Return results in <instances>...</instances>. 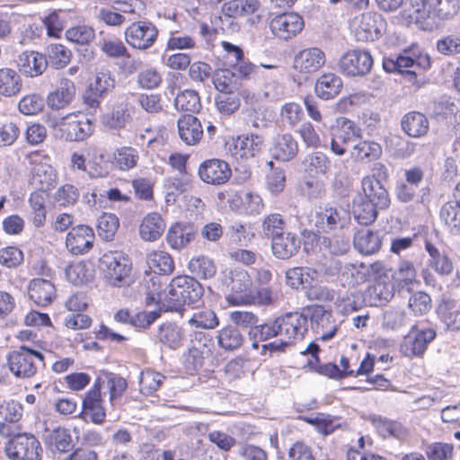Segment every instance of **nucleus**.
<instances>
[{"label":"nucleus","mask_w":460,"mask_h":460,"mask_svg":"<svg viewBox=\"0 0 460 460\" xmlns=\"http://www.w3.org/2000/svg\"><path fill=\"white\" fill-rule=\"evenodd\" d=\"M401 126L405 134L416 138L425 136L429 128L427 117L418 111H411L403 115Z\"/></svg>","instance_id":"2f4dec72"},{"label":"nucleus","mask_w":460,"mask_h":460,"mask_svg":"<svg viewBox=\"0 0 460 460\" xmlns=\"http://www.w3.org/2000/svg\"><path fill=\"white\" fill-rule=\"evenodd\" d=\"M100 269L105 282L113 288L130 286L134 279L132 263L127 254L119 251H109L100 258Z\"/></svg>","instance_id":"7ed1b4c3"},{"label":"nucleus","mask_w":460,"mask_h":460,"mask_svg":"<svg viewBox=\"0 0 460 460\" xmlns=\"http://www.w3.org/2000/svg\"><path fill=\"white\" fill-rule=\"evenodd\" d=\"M305 314L310 318L312 329L318 335V339L328 341L335 335L337 326L332 320V314L322 305L307 308Z\"/></svg>","instance_id":"4468645a"},{"label":"nucleus","mask_w":460,"mask_h":460,"mask_svg":"<svg viewBox=\"0 0 460 460\" xmlns=\"http://www.w3.org/2000/svg\"><path fill=\"white\" fill-rule=\"evenodd\" d=\"M349 212L341 208H320L315 217V226L319 231L325 232L337 227L341 228L349 222Z\"/></svg>","instance_id":"aec40b11"},{"label":"nucleus","mask_w":460,"mask_h":460,"mask_svg":"<svg viewBox=\"0 0 460 460\" xmlns=\"http://www.w3.org/2000/svg\"><path fill=\"white\" fill-rule=\"evenodd\" d=\"M139 161V152L132 146H120L112 154V164L119 171L135 168Z\"/></svg>","instance_id":"a19ab883"},{"label":"nucleus","mask_w":460,"mask_h":460,"mask_svg":"<svg viewBox=\"0 0 460 460\" xmlns=\"http://www.w3.org/2000/svg\"><path fill=\"white\" fill-rule=\"evenodd\" d=\"M301 245L300 238L294 233L287 232L273 237L271 248L273 254L281 260L294 256Z\"/></svg>","instance_id":"393cba45"},{"label":"nucleus","mask_w":460,"mask_h":460,"mask_svg":"<svg viewBox=\"0 0 460 460\" xmlns=\"http://www.w3.org/2000/svg\"><path fill=\"white\" fill-rule=\"evenodd\" d=\"M95 37L93 27L85 24L73 26L66 30V38L70 42L77 45H88Z\"/></svg>","instance_id":"e2e57ef3"},{"label":"nucleus","mask_w":460,"mask_h":460,"mask_svg":"<svg viewBox=\"0 0 460 460\" xmlns=\"http://www.w3.org/2000/svg\"><path fill=\"white\" fill-rule=\"evenodd\" d=\"M22 89L20 75L13 69H0V94L13 96Z\"/></svg>","instance_id":"09e8293b"},{"label":"nucleus","mask_w":460,"mask_h":460,"mask_svg":"<svg viewBox=\"0 0 460 460\" xmlns=\"http://www.w3.org/2000/svg\"><path fill=\"white\" fill-rule=\"evenodd\" d=\"M430 66L429 55L421 53L420 49L412 46L403 49L398 56L385 58L383 67L388 73H399L407 81L415 84L417 76Z\"/></svg>","instance_id":"f03ea898"},{"label":"nucleus","mask_w":460,"mask_h":460,"mask_svg":"<svg viewBox=\"0 0 460 460\" xmlns=\"http://www.w3.org/2000/svg\"><path fill=\"white\" fill-rule=\"evenodd\" d=\"M279 336L284 337L292 344L300 341L307 332V315L304 313H288L278 318Z\"/></svg>","instance_id":"2eb2a0df"},{"label":"nucleus","mask_w":460,"mask_h":460,"mask_svg":"<svg viewBox=\"0 0 460 460\" xmlns=\"http://www.w3.org/2000/svg\"><path fill=\"white\" fill-rule=\"evenodd\" d=\"M343 87L341 78L333 73L323 74L315 82L314 93L322 100H331L338 96Z\"/></svg>","instance_id":"c756f323"},{"label":"nucleus","mask_w":460,"mask_h":460,"mask_svg":"<svg viewBox=\"0 0 460 460\" xmlns=\"http://www.w3.org/2000/svg\"><path fill=\"white\" fill-rule=\"evenodd\" d=\"M270 171L266 175V187L272 195L281 193L286 186V174L283 169L275 168L272 161L268 162Z\"/></svg>","instance_id":"680f3d73"},{"label":"nucleus","mask_w":460,"mask_h":460,"mask_svg":"<svg viewBox=\"0 0 460 460\" xmlns=\"http://www.w3.org/2000/svg\"><path fill=\"white\" fill-rule=\"evenodd\" d=\"M46 198L44 192L34 191L31 194L29 203L33 212L32 223L36 227H41L46 221Z\"/></svg>","instance_id":"69168bd1"},{"label":"nucleus","mask_w":460,"mask_h":460,"mask_svg":"<svg viewBox=\"0 0 460 460\" xmlns=\"http://www.w3.org/2000/svg\"><path fill=\"white\" fill-rule=\"evenodd\" d=\"M20 71L27 76L41 75L47 68V58L37 51H24L18 58Z\"/></svg>","instance_id":"cd10ccee"},{"label":"nucleus","mask_w":460,"mask_h":460,"mask_svg":"<svg viewBox=\"0 0 460 460\" xmlns=\"http://www.w3.org/2000/svg\"><path fill=\"white\" fill-rule=\"evenodd\" d=\"M297 152L298 144L291 134L278 135L273 139L270 153L276 160L288 162L296 156Z\"/></svg>","instance_id":"a878e982"},{"label":"nucleus","mask_w":460,"mask_h":460,"mask_svg":"<svg viewBox=\"0 0 460 460\" xmlns=\"http://www.w3.org/2000/svg\"><path fill=\"white\" fill-rule=\"evenodd\" d=\"M264 139L257 134L239 136L230 148L233 155L250 159L257 156L262 151Z\"/></svg>","instance_id":"4be33fe9"},{"label":"nucleus","mask_w":460,"mask_h":460,"mask_svg":"<svg viewBox=\"0 0 460 460\" xmlns=\"http://www.w3.org/2000/svg\"><path fill=\"white\" fill-rule=\"evenodd\" d=\"M9 370L18 378H30L38 369L37 362L43 364L44 356L27 346H20L7 355Z\"/></svg>","instance_id":"423d86ee"},{"label":"nucleus","mask_w":460,"mask_h":460,"mask_svg":"<svg viewBox=\"0 0 460 460\" xmlns=\"http://www.w3.org/2000/svg\"><path fill=\"white\" fill-rule=\"evenodd\" d=\"M370 420L376 431L385 438H394L398 440H405L409 437V430L398 421L380 415L371 416Z\"/></svg>","instance_id":"c85d7f7f"},{"label":"nucleus","mask_w":460,"mask_h":460,"mask_svg":"<svg viewBox=\"0 0 460 460\" xmlns=\"http://www.w3.org/2000/svg\"><path fill=\"white\" fill-rule=\"evenodd\" d=\"M437 332L433 328H419L414 325L404 337L401 351L406 357H420L426 351L428 345L436 338Z\"/></svg>","instance_id":"9d476101"},{"label":"nucleus","mask_w":460,"mask_h":460,"mask_svg":"<svg viewBox=\"0 0 460 460\" xmlns=\"http://www.w3.org/2000/svg\"><path fill=\"white\" fill-rule=\"evenodd\" d=\"M177 110L196 112L200 109V100L197 92L193 90H184L179 93L174 101Z\"/></svg>","instance_id":"774afa93"},{"label":"nucleus","mask_w":460,"mask_h":460,"mask_svg":"<svg viewBox=\"0 0 460 460\" xmlns=\"http://www.w3.org/2000/svg\"><path fill=\"white\" fill-rule=\"evenodd\" d=\"M48 65L57 69L65 67L71 59V51L62 44H50L46 49Z\"/></svg>","instance_id":"8fccbe9b"},{"label":"nucleus","mask_w":460,"mask_h":460,"mask_svg":"<svg viewBox=\"0 0 460 460\" xmlns=\"http://www.w3.org/2000/svg\"><path fill=\"white\" fill-rule=\"evenodd\" d=\"M372 66L371 54L360 49L348 51L339 61V69L346 76L365 75L371 70Z\"/></svg>","instance_id":"9b49d317"},{"label":"nucleus","mask_w":460,"mask_h":460,"mask_svg":"<svg viewBox=\"0 0 460 460\" xmlns=\"http://www.w3.org/2000/svg\"><path fill=\"white\" fill-rule=\"evenodd\" d=\"M407 316L404 310L391 307L384 311L382 315V327L385 330L397 331L406 324Z\"/></svg>","instance_id":"0e129e2a"},{"label":"nucleus","mask_w":460,"mask_h":460,"mask_svg":"<svg viewBox=\"0 0 460 460\" xmlns=\"http://www.w3.org/2000/svg\"><path fill=\"white\" fill-rule=\"evenodd\" d=\"M165 376L152 369H145L140 373L139 390L144 395H150L162 385Z\"/></svg>","instance_id":"5fc2aeb1"},{"label":"nucleus","mask_w":460,"mask_h":460,"mask_svg":"<svg viewBox=\"0 0 460 460\" xmlns=\"http://www.w3.org/2000/svg\"><path fill=\"white\" fill-rule=\"evenodd\" d=\"M206 344H192L183 355L184 365L188 371H197L203 365L205 355L208 353Z\"/></svg>","instance_id":"13d9d810"},{"label":"nucleus","mask_w":460,"mask_h":460,"mask_svg":"<svg viewBox=\"0 0 460 460\" xmlns=\"http://www.w3.org/2000/svg\"><path fill=\"white\" fill-rule=\"evenodd\" d=\"M50 127L66 141H83L93 131L91 120L82 113H69L53 120Z\"/></svg>","instance_id":"39448f33"},{"label":"nucleus","mask_w":460,"mask_h":460,"mask_svg":"<svg viewBox=\"0 0 460 460\" xmlns=\"http://www.w3.org/2000/svg\"><path fill=\"white\" fill-rule=\"evenodd\" d=\"M75 94L74 83L67 78H62L57 89L48 95L47 102L52 109L59 110L69 104Z\"/></svg>","instance_id":"72a5a7b5"},{"label":"nucleus","mask_w":460,"mask_h":460,"mask_svg":"<svg viewBox=\"0 0 460 460\" xmlns=\"http://www.w3.org/2000/svg\"><path fill=\"white\" fill-rule=\"evenodd\" d=\"M197 429L199 431H207L208 440L217 447L221 451L228 452L236 444L234 437L221 430H208V425L204 423H198Z\"/></svg>","instance_id":"603ef678"},{"label":"nucleus","mask_w":460,"mask_h":460,"mask_svg":"<svg viewBox=\"0 0 460 460\" xmlns=\"http://www.w3.org/2000/svg\"><path fill=\"white\" fill-rule=\"evenodd\" d=\"M438 314L447 329L460 330V301L443 299L438 307Z\"/></svg>","instance_id":"c9c22d12"},{"label":"nucleus","mask_w":460,"mask_h":460,"mask_svg":"<svg viewBox=\"0 0 460 460\" xmlns=\"http://www.w3.org/2000/svg\"><path fill=\"white\" fill-rule=\"evenodd\" d=\"M386 22L381 14L373 12L356 16L351 28L358 40L368 41L378 39L385 31Z\"/></svg>","instance_id":"1a4fd4ad"},{"label":"nucleus","mask_w":460,"mask_h":460,"mask_svg":"<svg viewBox=\"0 0 460 460\" xmlns=\"http://www.w3.org/2000/svg\"><path fill=\"white\" fill-rule=\"evenodd\" d=\"M190 188V180L187 174L170 177L164 181L165 198L167 202L175 201L176 196Z\"/></svg>","instance_id":"bf43d9fd"},{"label":"nucleus","mask_w":460,"mask_h":460,"mask_svg":"<svg viewBox=\"0 0 460 460\" xmlns=\"http://www.w3.org/2000/svg\"><path fill=\"white\" fill-rule=\"evenodd\" d=\"M157 36L158 30L148 22H133L125 31L127 43L139 50H146L152 47Z\"/></svg>","instance_id":"f8f14e48"},{"label":"nucleus","mask_w":460,"mask_h":460,"mask_svg":"<svg viewBox=\"0 0 460 460\" xmlns=\"http://www.w3.org/2000/svg\"><path fill=\"white\" fill-rule=\"evenodd\" d=\"M382 146L377 142L360 140L352 146L349 155L351 159L358 162H371L378 159L382 155Z\"/></svg>","instance_id":"ea45409f"},{"label":"nucleus","mask_w":460,"mask_h":460,"mask_svg":"<svg viewBox=\"0 0 460 460\" xmlns=\"http://www.w3.org/2000/svg\"><path fill=\"white\" fill-rule=\"evenodd\" d=\"M270 28L273 35L287 40L301 32L304 20L297 13H285L272 18Z\"/></svg>","instance_id":"dca6fc26"},{"label":"nucleus","mask_w":460,"mask_h":460,"mask_svg":"<svg viewBox=\"0 0 460 460\" xmlns=\"http://www.w3.org/2000/svg\"><path fill=\"white\" fill-rule=\"evenodd\" d=\"M101 380L97 378L93 388L88 391L84 401V413L90 417L95 424H102L106 417V412L102 404L101 398Z\"/></svg>","instance_id":"5701e85b"},{"label":"nucleus","mask_w":460,"mask_h":460,"mask_svg":"<svg viewBox=\"0 0 460 460\" xmlns=\"http://www.w3.org/2000/svg\"><path fill=\"white\" fill-rule=\"evenodd\" d=\"M178 132L181 139L189 146L196 145L203 136V128L198 118L187 114L178 119Z\"/></svg>","instance_id":"b1692460"},{"label":"nucleus","mask_w":460,"mask_h":460,"mask_svg":"<svg viewBox=\"0 0 460 460\" xmlns=\"http://www.w3.org/2000/svg\"><path fill=\"white\" fill-rule=\"evenodd\" d=\"M32 165V181L41 192L50 190L58 182V172L51 164V158L40 152L32 153L29 156Z\"/></svg>","instance_id":"6e6552de"},{"label":"nucleus","mask_w":460,"mask_h":460,"mask_svg":"<svg viewBox=\"0 0 460 460\" xmlns=\"http://www.w3.org/2000/svg\"><path fill=\"white\" fill-rule=\"evenodd\" d=\"M194 236L195 231L191 226L176 223L169 228L166 240L172 249L181 250L187 246Z\"/></svg>","instance_id":"4c0bfd02"},{"label":"nucleus","mask_w":460,"mask_h":460,"mask_svg":"<svg viewBox=\"0 0 460 460\" xmlns=\"http://www.w3.org/2000/svg\"><path fill=\"white\" fill-rule=\"evenodd\" d=\"M249 335L253 340L252 347L259 348V341H267L273 337L279 336V326L278 319L264 324L255 325L249 331Z\"/></svg>","instance_id":"6e6d98bb"},{"label":"nucleus","mask_w":460,"mask_h":460,"mask_svg":"<svg viewBox=\"0 0 460 460\" xmlns=\"http://www.w3.org/2000/svg\"><path fill=\"white\" fill-rule=\"evenodd\" d=\"M165 226L160 214L149 213L143 218L139 226L140 237L146 242H155L162 236Z\"/></svg>","instance_id":"473e14b6"},{"label":"nucleus","mask_w":460,"mask_h":460,"mask_svg":"<svg viewBox=\"0 0 460 460\" xmlns=\"http://www.w3.org/2000/svg\"><path fill=\"white\" fill-rule=\"evenodd\" d=\"M119 226V218L116 215L103 213L97 221L98 234L102 239L111 241L113 239Z\"/></svg>","instance_id":"052dcab7"},{"label":"nucleus","mask_w":460,"mask_h":460,"mask_svg":"<svg viewBox=\"0 0 460 460\" xmlns=\"http://www.w3.org/2000/svg\"><path fill=\"white\" fill-rule=\"evenodd\" d=\"M377 209L379 207L362 195H358L353 199L352 212L355 220L360 225L372 224L376 219Z\"/></svg>","instance_id":"e433bc0d"},{"label":"nucleus","mask_w":460,"mask_h":460,"mask_svg":"<svg viewBox=\"0 0 460 460\" xmlns=\"http://www.w3.org/2000/svg\"><path fill=\"white\" fill-rule=\"evenodd\" d=\"M4 450L11 460H40L42 453L40 441L27 433L13 437L6 443Z\"/></svg>","instance_id":"0eeeda50"},{"label":"nucleus","mask_w":460,"mask_h":460,"mask_svg":"<svg viewBox=\"0 0 460 460\" xmlns=\"http://www.w3.org/2000/svg\"><path fill=\"white\" fill-rule=\"evenodd\" d=\"M431 0H410L402 15L408 23L416 24L424 31H432L436 22L432 20Z\"/></svg>","instance_id":"ddd939ff"},{"label":"nucleus","mask_w":460,"mask_h":460,"mask_svg":"<svg viewBox=\"0 0 460 460\" xmlns=\"http://www.w3.org/2000/svg\"><path fill=\"white\" fill-rule=\"evenodd\" d=\"M145 288L146 304L156 305L163 311H180L184 305L197 303L203 295L199 282L189 276L173 278L164 289H162L159 278L152 277Z\"/></svg>","instance_id":"f257e3e1"},{"label":"nucleus","mask_w":460,"mask_h":460,"mask_svg":"<svg viewBox=\"0 0 460 460\" xmlns=\"http://www.w3.org/2000/svg\"><path fill=\"white\" fill-rule=\"evenodd\" d=\"M440 217L453 234L460 233V201L446 203L441 208Z\"/></svg>","instance_id":"4d7b16f0"},{"label":"nucleus","mask_w":460,"mask_h":460,"mask_svg":"<svg viewBox=\"0 0 460 460\" xmlns=\"http://www.w3.org/2000/svg\"><path fill=\"white\" fill-rule=\"evenodd\" d=\"M226 286L230 289L226 296L229 305H248L255 304L253 282L245 270L234 269L230 270Z\"/></svg>","instance_id":"20e7f679"},{"label":"nucleus","mask_w":460,"mask_h":460,"mask_svg":"<svg viewBox=\"0 0 460 460\" xmlns=\"http://www.w3.org/2000/svg\"><path fill=\"white\" fill-rule=\"evenodd\" d=\"M326 56L323 50L316 47L300 50L294 58L293 67L304 75H311L324 66Z\"/></svg>","instance_id":"f3484780"},{"label":"nucleus","mask_w":460,"mask_h":460,"mask_svg":"<svg viewBox=\"0 0 460 460\" xmlns=\"http://www.w3.org/2000/svg\"><path fill=\"white\" fill-rule=\"evenodd\" d=\"M222 45L224 49L228 53V55L234 58V60L236 63L234 65L235 69L241 77L246 78L249 77L251 75H263V73L261 70V68L271 70L278 69V66L275 65L261 64L258 66L249 61H243V54L239 47L226 41H224Z\"/></svg>","instance_id":"412c9836"},{"label":"nucleus","mask_w":460,"mask_h":460,"mask_svg":"<svg viewBox=\"0 0 460 460\" xmlns=\"http://www.w3.org/2000/svg\"><path fill=\"white\" fill-rule=\"evenodd\" d=\"M305 420L324 436L332 434L341 426L340 418L326 413H317L315 416L306 418Z\"/></svg>","instance_id":"3c124183"},{"label":"nucleus","mask_w":460,"mask_h":460,"mask_svg":"<svg viewBox=\"0 0 460 460\" xmlns=\"http://www.w3.org/2000/svg\"><path fill=\"white\" fill-rule=\"evenodd\" d=\"M94 239L93 228L85 225H79L68 232L66 246L75 255L84 254L91 250Z\"/></svg>","instance_id":"a211bd4d"},{"label":"nucleus","mask_w":460,"mask_h":460,"mask_svg":"<svg viewBox=\"0 0 460 460\" xmlns=\"http://www.w3.org/2000/svg\"><path fill=\"white\" fill-rule=\"evenodd\" d=\"M425 250L429 255V266L440 275H449L454 269L453 262L430 242H425Z\"/></svg>","instance_id":"37998d69"},{"label":"nucleus","mask_w":460,"mask_h":460,"mask_svg":"<svg viewBox=\"0 0 460 460\" xmlns=\"http://www.w3.org/2000/svg\"><path fill=\"white\" fill-rule=\"evenodd\" d=\"M159 341L168 348L176 349L182 345L184 333L181 327L173 323L161 325L158 333Z\"/></svg>","instance_id":"49530a36"},{"label":"nucleus","mask_w":460,"mask_h":460,"mask_svg":"<svg viewBox=\"0 0 460 460\" xmlns=\"http://www.w3.org/2000/svg\"><path fill=\"white\" fill-rule=\"evenodd\" d=\"M330 159L322 152H314L308 155L304 164L309 173L326 174L330 169Z\"/></svg>","instance_id":"338daca9"},{"label":"nucleus","mask_w":460,"mask_h":460,"mask_svg":"<svg viewBox=\"0 0 460 460\" xmlns=\"http://www.w3.org/2000/svg\"><path fill=\"white\" fill-rule=\"evenodd\" d=\"M218 345L226 350H234L240 348L243 337L237 327L227 325L218 332L217 336Z\"/></svg>","instance_id":"de8ad7c7"},{"label":"nucleus","mask_w":460,"mask_h":460,"mask_svg":"<svg viewBox=\"0 0 460 460\" xmlns=\"http://www.w3.org/2000/svg\"><path fill=\"white\" fill-rule=\"evenodd\" d=\"M148 267L155 272L168 275L174 270V261L172 256L163 251H153L147 255Z\"/></svg>","instance_id":"a18cd8bd"},{"label":"nucleus","mask_w":460,"mask_h":460,"mask_svg":"<svg viewBox=\"0 0 460 460\" xmlns=\"http://www.w3.org/2000/svg\"><path fill=\"white\" fill-rule=\"evenodd\" d=\"M432 20L436 28L439 22L452 19L459 11L458 0H431Z\"/></svg>","instance_id":"79ce46f5"},{"label":"nucleus","mask_w":460,"mask_h":460,"mask_svg":"<svg viewBox=\"0 0 460 460\" xmlns=\"http://www.w3.org/2000/svg\"><path fill=\"white\" fill-rule=\"evenodd\" d=\"M231 174L228 164L219 159L207 160L199 168L200 179L204 182L213 185L226 183L230 179Z\"/></svg>","instance_id":"6ab92c4d"},{"label":"nucleus","mask_w":460,"mask_h":460,"mask_svg":"<svg viewBox=\"0 0 460 460\" xmlns=\"http://www.w3.org/2000/svg\"><path fill=\"white\" fill-rule=\"evenodd\" d=\"M188 268L193 275L201 279H212L217 273L214 261L204 255L192 258L189 261Z\"/></svg>","instance_id":"c03bdc74"},{"label":"nucleus","mask_w":460,"mask_h":460,"mask_svg":"<svg viewBox=\"0 0 460 460\" xmlns=\"http://www.w3.org/2000/svg\"><path fill=\"white\" fill-rule=\"evenodd\" d=\"M355 248L363 254H373L379 251L381 239L378 233L370 229H360L354 236Z\"/></svg>","instance_id":"58836bf2"},{"label":"nucleus","mask_w":460,"mask_h":460,"mask_svg":"<svg viewBox=\"0 0 460 460\" xmlns=\"http://www.w3.org/2000/svg\"><path fill=\"white\" fill-rule=\"evenodd\" d=\"M54 285L44 279H34L29 285L30 298L38 305L46 306L55 297Z\"/></svg>","instance_id":"f704fd0d"},{"label":"nucleus","mask_w":460,"mask_h":460,"mask_svg":"<svg viewBox=\"0 0 460 460\" xmlns=\"http://www.w3.org/2000/svg\"><path fill=\"white\" fill-rule=\"evenodd\" d=\"M336 124L333 129L340 135L341 140L353 143L362 138V129L353 120L342 117L336 119Z\"/></svg>","instance_id":"864d4df0"},{"label":"nucleus","mask_w":460,"mask_h":460,"mask_svg":"<svg viewBox=\"0 0 460 460\" xmlns=\"http://www.w3.org/2000/svg\"><path fill=\"white\" fill-rule=\"evenodd\" d=\"M394 295V286L389 275L376 279L367 289V296L370 305L379 306L388 303Z\"/></svg>","instance_id":"bb28decb"},{"label":"nucleus","mask_w":460,"mask_h":460,"mask_svg":"<svg viewBox=\"0 0 460 460\" xmlns=\"http://www.w3.org/2000/svg\"><path fill=\"white\" fill-rule=\"evenodd\" d=\"M363 197L375 203L379 209L386 208L390 204V198L386 189L382 182L374 177H364L362 179Z\"/></svg>","instance_id":"7c9ffc66"}]
</instances>
